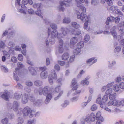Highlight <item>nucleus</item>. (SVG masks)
Wrapping results in <instances>:
<instances>
[{"instance_id": "f257e3e1", "label": "nucleus", "mask_w": 124, "mask_h": 124, "mask_svg": "<svg viewBox=\"0 0 124 124\" xmlns=\"http://www.w3.org/2000/svg\"><path fill=\"white\" fill-rule=\"evenodd\" d=\"M35 111L32 110L28 106L25 107L23 111V115L24 116H26L28 115L30 118H31L35 114Z\"/></svg>"}, {"instance_id": "f03ea898", "label": "nucleus", "mask_w": 124, "mask_h": 124, "mask_svg": "<svg viewBox=\"0 0 124 124\" xmlns=\"http://www.w3.org/2000/svg\"><path fill=\"white\" fill-rule=\"evenodd\" d=\"M40 70L42 71L40 74V77L42 79H45L46 78L48 75V72L46 71L47 68L44 66L39 68Z\"/></svg>"}, {"instance_id": "7ed1b4c3", "label": "nucleus", "mask_w": 124, "mask_h": 124, "mask_svg": "<svg viewBox=\"0 0 124 124\" xmlns=\"http://www.w3.org/2000/svg\"><path fill=\"white\" fill-rule=\"evenodd\" d=\"M49 87L48 86H45L43 88L41 87H39L38 89V93L39 94L42 95H46L48 92Z\"/></svg>"}, {"instance_id": "20e7f679", "label": "nucleus", "mask_w": 124, "mask_h": 124, "mask_svg": "<svg viewBox=\"0 0 124 124\" xmlns=\"http://www.w3.org/2000/svg\"><path fill=\"white\" fill-rule=\"evenodd\" d=\"M96 116L93 113H91L90 115H88L86 116L85 118L86 122H93L95 119Z\"/></svg>"}, {"instance_id": "39448f33", "label": "nucleus", "mask_w": 124, "mask_h": 124, "mask_svg": "<svg viewBox=\"0 0 124 124\" xmlns=\"http://www.w3.org/2000/svg\"><path fill=\"white\" fill-rule=\"evenodd\" d=\"M13 93L12 90H11L10 91L8 92L7 90H5L4 91L3 94L1 96L4 99L7 101L8 100L9 95L12 94Z\"/></svg>"}, {"instance_id": "423d86ee", "label": "nucleus", "mask_w": 124, "mask_h": 124, "mask_svg": "<svg viewBox=\"0 0 124 124\" xmlns=\"http://www.w3.org/2000/svg\"><path fill=\"white\" fill-rule=\"evenodd\" d=\"M28 95L26 93L23 94L22 96L21 102L23 104H25L28 101Z\"/></svg>"}, {"instance_id": "0eeeda50", "label": "nucleus", "mask_w": 124, "mask_h": 124, "mask_svg": "<svg viewBox=\"0 0 124 124\" xmlns=\"http://www.w3.org/2000/svg\"><path fill=\"white\" fill-rule=\"evenodd\" d=\"M20 104L17 101H14L13 106L11 108L15 111L17 112L18 110V108Z\"/></svg>"}, {"instance_id": "6e6552de", "label": "nucleus", "mask_w": 124, "mask_h": 124, "mask_svg": "<svg viewBox=\"0 0 124 124\" xmlns=\"http://www.w3.org/2000/svg\"><path fill=\"white\" fill-rule=\"evenodd\" d=\"M48 34L49 35L50 34V37L55 38L57 35V32L56 31H53L51 32V29L50 28L48 29Z\"/></svg>"}, {"instance_id": "1a4fd4ad", "label": "nucleus", "mask_w": 124, "mask_h": 124, "mask_svg": "<svg viewBox=\"0 0 124 124\" xmlns=\"http://www.w3.org/2000/svg\"><path fill=\"white\" fill-rule=\"evenodd\" d=\"M108 106H119V101L116 99H114L112 101H110L108 103Z\"/></svg>"}, {"instance_id": "9d476101", "label": "nucleus", "mask_w": 124, "mask_h": 124, "mask_svg": "<svg viewBox=\"0 0 124 124\" xmlns=\"http://www.w3.org/2000/svg\"><path fill=\"white\" fill-rule=\"evenodd\" d=\"M87 15L86 14L82 13L80 15H77V17L78 19H80L82 21H84L86 20L87 18Z\"/></svg>"}, {"instance_id": "9b49d317", "label": "nucleus", "mask_w": 124, "mask_h": 124, "mask_svg": "<svg viewBox=\"0 0 124 124\" xmlns=\"http://www.w3.org/2000/svg\"><path fill=\"white\" fill-rule=\"evenodd\" d=\"M78 39L76 37H73L70 40V46L71 48H73V46L78 41Z\"/></svg>"}, {"instance_id": "f8f14e48", "label": "nucleus", "mask_w": 124, "mask_h": 124, "mask_svg": "<svg viewBox=\"0 0 124 124\" xmlns=\"http://www.w3.org/2000/svg\"><path fill=\"white\" fill-rule=\"evenodd\" d=\"M71 87L72 88V89L73 90H76L78 87V85L76 82V79H73L71 82Z\"/></svg>"}, {"instance_id": "ddd939ff", "label": "nucleus", "mask_w": 124, "mask_h": 124, "mask_svg": "<svg viewBox=\"0 0 124 124\" xmlns=\"http://www.w3.org/2000/svg\"><path fill=\"white\" fill-rule=\"evenodd\" d=\"M80 91H78L74 93L73 95L74 96L76 95L75 97H73L71 99V100L72 102H75L77 101L78 100V98L79 94L80 93Z\"/></svg>"}, {"instance_id": "4468645a", "label": "nucleus", "mask_w": 124, "mask_h": 124, "mask_svg": "<svg viewBox=\"0 0 124 124\" xmlns=\"http://www.w3.org/2000/svg\"><path fill=\"white\" fill-rule=\"evenodd\" d=\"M61 30L62 34L64 36H66L67 34L70 32V30H68L67 28L63 27H61Z\"/></svg>"}, {"instance_id": "2eb2a0df", "label": "nucleus", "mask_w": 124, "mask_h": 124, "mask_svg": "<svg viewBox=\"0 0 124 124\" xmlns=\"http://www.w3.org/2000/svg\"><path fill=\"white\" fill-rule=\"evenodd\" d=\"M60 5L58 7V9L60 11H64L65 10V8L63 7L64 5L67 6L66 5L65 3L63 1H61L60 2Z\"/></svg>"}, {"instance_id": "dca6fc26", "label": "nucleus", "mask_w": 124, "mask_h": 124, "mask_svg": "<svg viewBox=\"0 0 124 124\" xmlns=\"http://www.w3.org/2000/svg\"><path fill=\"white\" fill-rule=\"evenodd\" d=\"M116 26H114L111 29L110 31L111 34L115 38H117V34L116 32Z\"/></svg>"}, {"instance_id": "f3484780", "label": "nucleus", "mask_w": 124, "mask_h": 124, "mask_svg": "<svg viewBox=\"0 0 124 124\" xmlns=\"http://www.w3.org/2000/svg\"><path fill=\"white\" fill-rule=\"evenodd\" d=\"M95 58L93 57L87 60L86 61L87 63L88 64H90V65L95 63L97 61L96 59L94 60Z\"/></svg>"}, {"instance_id": "a211bd4d", "label": "nucleus", "mask_w": 124, "mask_h": 124, "mask_svg": "<svg viewBox=\"0 0 124 124\" xmlns=\"http://www.w3.org/2000/svg\"><path fill=\"white\" fill-rule=\"evenodd\" d=\"M107 9L109 12H114L118 9V7L117 6H112L111 7L108 6L107 7Z\"/></svg>"}, {"instance_id": "6ab92c4d", "label": "nucleus", "mask_w": 124, "mask_h": 124, "mask_svg": "<svg viewBox=\"0 0 124 124\" xmlns=\"http://www.w3.org/2000/svg\"><path fill=\"white\" fill-rule=\"evenodd\" d=\"M47 95L45 101V103L46 104L49 103L52 98L51 93H48Z\"/></svg>"}, {"instance_id": "aec40b11", "label": "nucleus", "mask_w": 124, "mask_h": 124, "mask_svg": "<svg viewBox=\"0 0 124 124\" xmlns=\"http://www.w3.org/2000/svg\"><path fill=\"white\" fill-rule=\"evenodd\" d=\"M19 70V69L18 68H16V71L13 72V76L15 80L17 81L19 80V79L17 74V71Z\"/></svg>"}, {"instance_id": "412c9836", "label": "nucleus", "mask_w": 124, "mask_h": 124, "mask_svg": "<svg viewBox=\"0 0 124 124\" xmlns=\"http://www.w3.org/2000/svg\"><path fill=\"white\" fill-rule=\"evenodd\" d=\"M34 85L37 87H39L42 86L43 84L42 81L39 80H37L34 82Z\"/></svg>"}, {"instance_id": "4be33fe9", "label": "nucleus", "mask_w": 124, "mask_h": 124, "mask_svg": "<svg viewBox=\"0 0 124 124\" xmlns=\"http://www.w3.org/2000/svg\"><path fill=\"white\" fill-rule=\"evenodd\" d=\"M101 112L100 111H98L96 113L95 116L97 119H99V120H101V122H103V118L101 116Z\"/></svg>"}, {"instance_id": "5701e85b", "label": "nucleus", "mask_w": 124, "mask_h": 124, "mask_svg": "<svg viewBox=\"0 0 124 124\" xmlns=\"http://www.w3.org/2000/svg\"><path fill=\"white\" fill-rule=\"evenodd\" d=\"M22 94V93L20 91L16 92L15 93L14 95L15 98L18 99L20 98Z\"/></svg>"}, {"instance_id": "b1692460", "label": "nucleus", "mask_w": 124, "mask_h": 124, "mask_svg": "<svg viewBox=\"0 0 124 124\" xmlns=\"http://www.w3.org/2000/svg\"><path fill=\"white\" fill-rule=\"evenodd\" d=\"M28 68L29 71L32 75H34L36 74V71L31 66H29Z\"/></svg>"}, {"instance_id": "393cba45", "label": "nucleus", "mask_w": 124, "mask_h": 124, "mask_svg": "<svg viewBox=\"0 0 124 124\" xmlns=\"http://www.w3.org/2000/svg\"><path fill=\"white\" fill-rule=\"evenodd\" d=\"M50 75L52 77V78L54 79H56L57 76L55 71L53 70H52L51 71Z\"/></svg>"}, {"instance_id": "a878e982", "label": "nucleus", "mask_w": 124, "mask_h": 124, "mask_svg": "<svg viewBox=\"0 0 124 124\" xmlns=\"http://www.w3.org/2000/svg\"><path fill=\"white\" fill-rule=\"evenodd\" d=\"M33 6L34 8H37V10H40L42 8V4L40 3L35 4H33Z\"/></svg>"}, {"instance_id": "bb28decb", "label": "nucleus", "mask_w": 124, "mask_h": 124, "mask_svg": "<svg viewBox=\"0 0 124 124\" xmlns=\"http://www.w3.org/2000/svg\"><path fill=\"white\" fill-rule=\"evenodd\" d=\"M113 89L116 92H118L120 90V87L118 85L115 84L113 86Z\"/></svg>"}, {"instance_id": "cd10ccee", "label": "nucleus", "mask_w": 124, "mask_h": 124, "mask_svg": "<svg viewBox=\"0 0 124 124\" xmlns=\"http://www.w3.org/2000/svg\"><path fill=\"white\" fill-rule=\"evenodd\" d=\"M35 101V102H34V104L38 106L41 105L42 103V100L41 99H39Z\"/></svg>"}, {"instance_id": "c85d7f7f", "label": "nucleus", "mask_w": 124, "mask_h": 124, "mask_svg": "<svg viewBox=\"0 0 124 124\" xmlns=\"http://www.w3.org/2000/svg\"><path fill=\"white\" fill-rule=\"evenodd\" d=\"M69 55L68 53H64L62 57V59L63 60H67L69 57Z\"/></svg>"}, {"instance_id": "c756f323", "label": "nucleus", "mask_w": 124, "mask_h": 124, "mask_svg": "<svg viewBox=\"0 0 124 124\" xmlns=\"http://www.w3.org/2000/svg\"><path fill=\"white\" fill-rule=\"evenodd\" d=\"M1 68L3 71L5 73H7L8 71V69L7 67L5 65L2 66L1 67Z\"/></svg>"}, {"instance_id": "7c9ffc66", "label": "nucleus", "mask_w": 124, "mask_h": 124, "mask_svg": "<svg viewBox=\"0 0 124 124\" xmlns=\"http://www.w3.org/2000/svg\"><path fill=\"white\" fill-rule=\"evenodd\" d=\"M71 22V20L69 17L65 18L63 20V22L64 23H68Z\"/></svg>"}, {"instance_id": "2f4dec72", "label": "nucleus", "mask_w": 124, "mask_h": 124, "mask_svg": "<svg viewBox=\"0 0 124 124\" xmlns=\"http://www.w3.org/2000/svg\"><path fill=\"white\" fill-rule=\"evenodd\" d=\"M114 93V92L113 91L112 89L109 88L105 92V93L108 95V94L110 95Z\"/></svg>"}, {"instance_id": "473e14b6", "label": "nucleus", "mask_w": 124, "mask_h": 124, "mask_svg": "<svg viewBox=\"0 0 124 124\" xmlns=\"http://www.w3.org/2000/svg\"><path fill=\"white\" fill-rule=\"evenodd\" d=\"M116 97V93H114L110 94L109 96V98L111 100L115 99Z\"/></svg>"}, {"instance_id": "72a5a7b5", "label": "nucleus", "mask_w": 124, "mask_h": 124, "mask_svg": "<svg viewBox=\"0 0 124 124\" xmlns=\"http://www.w3.org/2000/svg\"><path fill=\"white\" fill-rule=\"evenodd\" d=\"M81 51V49L77 48L74 50L73 52L74 54V55H78L79 54Z\"/></svg>"}, {"instance_id": "f704fd0d", "label": "nucleus", "mask_w": 124, "mask_h": 124, "mask_svg": "<svg viewBox=\"0 0 124 124\" xmlns=\"http://www.w3.org/2000/svg\"><path fill=\"white\" fill-rule=\"evenodd\" d=\"M78 6L79 7V8L82 11V12L85 13L86 11V9L85 7L84 6L81 5L79 6L78 5Z\"/></svg>"}, {"instance_id": "c9c22d12", "label": "nucleus", "mask_w": 124, "mask_h": 124, "mask_svg": "<svg viewBox=\"0 0 124 124\" xmlns=\"http://www.w3.org/2000/svg\"><path fill=\"white\" fill-rule=\"evenodd\" d=\"M72 26L76 29H77L80 27V25L77 24L76 22H73L71 23Z\"/></svg>"}, {"instance_id": "e433bc0d", "label": "nucleus", "mask_w": 124, "mask_h": 124, "mask_svg": "<svg viewBox=\"0 0 124 124\" xmlns=\"http://www.w3.org/2000/svg\"><path fill=\"white\" fill-rule=\"evenodd\" d=\"M71 33L76 35H79L81 34V31L80 30H78V31H75L74 30H72Z\"/></svg>"}, {"instance_id": "4c0bfd02", "label": "nucleus", "mask_w": 124, "mask_h": 124, "mask_svg": "<svg viewBox=\"0 0 124 124\" xmlns=\"http://www.w3.org/2000/svg\"><path fill=\"white\" fill-rule=\"evenodd\" d=\"M50 26L52 29L54 30H56L57 28V25L54 23H51Z\"/></svg>"}, {"instance_id": "58836bf2", "label": "nucleus", "mask_w": 124, "mask_h": 124, "mask_svg": "<svg viewBox=\"0 0 124 124\" xmlns=\"http://www.w3.org/2000/svg\"><path fill=\"white\" fill-rule=\"evenodd\" d=\"M116 14H118V16L120 17H122L123 15V14L119 9H117L115 11Z\"/></svg>"}, {"instance_id": "ea45409f", "label": "nucleus", "mask_w": 124, "mask_h": 124, "mask_svg": "<svg viewBox=\"0 0 124 124\" xmlns=\"http://www.w3.org/2000/svg\"><path fill=\"white\" fill-rule=\"evenodd\" d=\"M108 98V96L107 94L105 95L103 97L102 99V102L104 103H105L107 100Z\"/></svg>"}, {"instance_id": "a19ab883", "label": "nucleus", "mask_w": 124, "mask_h": 124, "mask_svg": "<svg viewBox=\"0 0 124 124\" xmlns=\"http://www.w3.org/2000/svg\"><path fill=\"white\" fill-rule=\"evenodd\" d=\"M36 14L38 15L41 18H43V16L41 15V12L40 10H38L35 12Z\"/></svg>"}, {"instance_id": "79ce46f5", "label": "nucleus", "mask_w": 124, "mask_h": 124, "mask_svg": "<svg viewBox=\"0 0 124 124\" xmlns=\"http://www.w3.org/2000/svg\"><path fill=\"white\" fill-rule=\"evenodd\" d=\"M78 48L81 49L84 46L83 42V41H81L78 43L77 44Z\"/></svg>"}, {"instance_id": "37998d69", "label": "nucleus", "mask_w": 124, "mask_h": 124, "mask_svg": "<svg viewBox=\"0 0 124 124\" xmlns=\"http://www.w3.org/2000/svg\"><path fill=\"white\" fill-rule=\"evenodd\" d=\"M90 38V36L88 35H86L84 37V42L85 43L87 42L89 40Z\"/></svg>"}, {"instance_id": "c03bdc74", "label": "nucleus", "mask_w": 124, "mask_h": 124, "mask_svg": "<svg viewBox=\"0 0 124 124\" xmlns=\"http://www.w3.org/2000/svg\"><path fill=\"white\" fill-rule=\"evenodd\" d=\"M36 121L35 119L29 120L28 122V124H35Z\"/></svg>"}, {"instance_id": "a18cd8bd", "label": "nucleus", "mask_w": 124, "mask_h": 124, "mask_svg": "<svg viewBox=\"0 0 124 124\" xmlns=\"http://www.w3.org/2000/svg\"><path fill=\"white\" fill-rule=\"evenodd\" d=\"M3 54L4 56L6 57L7 59H9L10 58V55L9 53L7 51H5L3 52Z\"/></svg>"}, {"instance_id": "49530a36", "label": "nucleus", "mask_w": 124, "mask_h": 124, "mask_svg": "<svg viewBox=\"0 0 124 124\" xmlns=\"http://www.w3.org/2000/svg\"><path fill=\"white\" fill-rule=\"evenodd\" d=\"M97 108V106L96 104H94L91 106V109L92 111H94L96 110Z\"/></svg>"}, {"instance_id": "de8ad7c7", "label": "nucleus", "mask_w": 124, "mask_h": 124, "mask_svg": "<svg viewBox=\"0 0 124 124\" xmlns=\"http://www.w3.org/2000/svg\"><path fill=\"white\" fill-rule=\"evenodd\" d=\"M69 102L68 100H65L64 101L63 103L61 104V106L63 107H66L67 105H68Z\"/></svg>"}, {"instance_id": "09e8293b", "label": "nucleus", "mask_w": 124, "mask_h": 124, "mask_svg": "<svg viewBox=\"0 0 124 124\" xmlns=\"http://www.w3.org/2000/svg\"><path fill=\"white\" fill-rule=\"evenodd\" d=\"M18 124H22L23 123V119L22 117H19L18 119Z\"/></svg>"}, {"instance_id": "8fccbe9b", "label": "nucleus", "mask_w": 124, "mask_h": 124, "mask_svg": "<svg viewBox=\"0 0 124 124\" xmlns=\"http://www.w3.org/2000/svg\"><path fill=\"white\" fill-rule=\"evenodd\" d=\"M1 122L3 124H7L8 122V119L5 118L1 120Z\"/></svg>"}, {"instance_id": "3c124183", "label": "nucleus", "mask_w": 124, "mask_h": 124, "mask_svg": "<svg viewBox=\"0 0 124 124\" xmlns=\"http://www.w3.org/2000/svg\"><path fill=\"white\" fill-rule=\"evenodd\" d=\"M118 29L119 32L122 34L124 33V30L122 27H118Z\"/></svg>"}, {"instance_id": "603ef678", "label": "nucleus", "mask_w": 124, "mask_h": 124, "mask_svg": "<svg viewBox=\"0 0 124 124\" xmlns=\"http://www.w3.org/2000/svg\"><path fill=\"white\" fill-rule=\"evenodd\" d=\"M55 38H53L50 37L49 40V43L51 44H54L55 42Z\"/></svg>"}, {"instance_id": "864d4df0", "label": "nucleus", "mask_w": 124, "mask_h": 124, "mask_svg": "<svg viewBox=\"0 0 124 124\" xmlns=\"http://www.w3.org/2000/svg\"><path fill=\"white\" fill-rule=\"evenodd\" d=\"M89 83V82L88 81L85 80L81 81V84L83 85H87Z\"/></svg>"}, {"instance_id": "5fc2aeb1", "label": "nucleus", "mask_w": 124, "mask_h": 124, "mask_svg": "<svg viewBox=\"0 0 124 124\" xmlns=\"http://www.w3.org/2000/svg\"><path fill=\"white\" fill-rule=\"evenodd\" d=\"M25 84L26 85L29 87L32 86L33 84L32 82L30 81H26Z\"/></svg>"}, {"instance_id": "6e6d98bb", "label": "nucleus", "mask_w": 124, "mask_h": 124, "mask_svg": "<svg viewBox=\"0 0 124 124\" xmlns=\"http://www.w3.org/2000/svg\"><path fill=\"white\" fill-rule=\"evenodd\" d=\"M75 0L78 6L81 3L84 2L85 1V0Z\"/></svg>"}, {"instance_id": "4d7b16f0", "label": "nucleus", "mask_w": 124, "mask_h": 124, "mask_svg": "<svg viewBox=\"0 0 124 124\" xmlns=\"http://www.w3.org/2000/svg\"><path fill=\"white\" fill-rule=\"evenodd\" d=\"M121 48L120 46H118L115 48L114 52L116 53L118 52L121 50Z\"/></svg>"}, {"instance_id": "13d9d810", "label": "nucleus", "mask_w": 124, "mask_h": 124, "mask_svg": "<svg viewBox=\"0 0 124 124\" xmlns=\"http://www.w3.org/2000/svg\"><path fill=\"white\" fill-rule=\"evenodd\" d=\"M114 82H111L108 84L106 85V87L107 88H108L111 87L114 85Z\"/></svg>"}, {"instance_id": "bf43d9fd", "label": "nucleus", "mask_w": 124, "mask_h": 124, "mask_svg": "<svg viewBox=\"0 0 124 124\" xmlns=\"http://www.w3.org/2000/svg\"><path fill=\"white\" fill-rule=\"evenodd\" d=\"M11 61L13 63H16L17 62V59L16 57L13 56L11 57Z\"/></svg>"}, {"instance_id": "052dcab7", "label": "nucleus", "mask_w": 124, "mask_h": 124, "mask_svg": "<svg viewBox=\"0 0 124 124\" xmlns=\"http://www.w3.org/2000/svg\"><path fill=\"white\" fill-rule=\"evenodd\" d=\"M124 105V99L122 100L119 101V106Z\"/></svg>"}, {"instance_id": "680f3d73", "label": "nucleus", "mask_w": 124, "mask_h": 124, "mask_svg": "<svg viewBox=\"0 0 124 124\" xmlns=\"http://www.w3.org/2000/svg\"><path fill=\"white\" fill-rule=\"evenodd\" d=\"M116 63V62L114 61H112V63H111L110 62H109V65L110 67H111L113 65H115Z\"/></svg>"}, {"instance_id": "e2e57ef3", "label": "nucleus", "mask_w": 124, "mask_h": 124, "mask_svg": "<svg viewBox=\"0 0 124 124\" xmlns=\"http://www.w3.org/2000/svg\"><path fill=\"white\" fill-rule=\"evenodd\" d=\"M98 0H92L91 3L92 4L95 5L98 3Z\"/></svg>"}, {"instance_id": "0e129e2a", "label": "nucleus", "mask_w": 124, "mask_h": 124, "mask_svg": "<svg viewBox=\"0 0 124 124\" xmlns=\"http://www.w3.org/2000/svg\"><path fill=\"white\" fill-rule=\"evenodd\" d=\"M18 58L19 60L22 61L23 59V56L21 54H19L18 55Z\"/></svg>"}, {"instance_id": "69168bd1", "label": "nucleus", "mask_w": 124, "mask_h": 124, "mask_svg": "<svg viewBox=\"0 0 124 124\" xmlns=\"http://www.w3.org/2000/svg\"><path fill=\"white\" fill-rule=\"evenodd\" d=\"M107 2V4L109 5L110 6L113 4V2L111 0H105Z\"/></svg>"}, {"instance_id": "338daca9", "label": "nucleus", "mask_w": 124, "mask_h": 124, "mask_svg": "<svg viewBox=\"0 0 124 124\" xmlns=\"http://www.w3.org/2000/svg\"><path fill=\"white\" fill-rule=\"evenodd\" d=\"M107 19H109L110 22H112L114 21L115 20V18L113 17L110 16V17H108Z\"/></svg>"}, {"instance_id": "774afa93", "label": "nucleus", "mask_w": 124, "mask_h": 124, "mask_svg": "<svg viewBox=\"0 0 124 124\" xmlns=\"http://www.w3.org/2000/svg\"><path fill=\"white\" fill-rule=\"evenodd\" d=\"M96 102L99 104H100L101 103V99L100 97H98L96 100Z\"/></svg>"}]
</instances>
